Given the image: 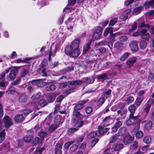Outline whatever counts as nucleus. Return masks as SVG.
Segmentation results:
<instances>
[{"label": "nucleus", "instance_id": "obj_49", "mask_svg": "<svg viewBox=\"0 0 154 154\" xmlns=\"http://www.w3.org/2000/svg\"><path fill=\"white\" fill-rule=\"evenodd\" d=\"M38 135L41 137L44 138L47 135V133L46 132L40 131L38 133Z\"/></svg>", "mask_w": 154, "mask_h": 154}, {"label": "nucleus", "instance_id": "obj_6", "mask_svg": "<svg viewBox=\"0 0 154 154\" xmlns=\"http://www.w3.org/2000/svg\"><path fill=\"white\" fill-rule=\"evenodd\" d=\"M152 102V100H149L145 105V108L143 110L146 114H147L149 112Z\"/></svg>", "mask_w": 154, "mask_h": 154}, {"label": "nucleus", "instance_id": "obj_58", "mask_svg": "<svg viewBox=\"0 0 154 154\" xmlns=\"http://www.w3.org/2000/svg\"><path fill=\"white\" fill-rule=\"evenodd\" d=\"M28 73V71L26 69H23L21 70V76L23 77L25 76Z\"/></svg>", "mask_w": 154, "mask_h": 154}, {"label": "nucleus", "instance_id": "obj_7", "mask_svg": "<svg viewBox=\"0 0 154 154\" xmlns=\"http://www.w3.org/2000/svg\"><path fill=\"white\" fill-rule=\"evenodd\" d=\"M74 19L69 18L68 20L65 22V23L67 25V28L68 29H72V26L74 25Z\"/></svg>", "mask_w": 154, "mask_h": 154}, {"label": "nucleus", "instance_id": "obj_4", "mask_svg": "<svg viewBox=\"0 0 154 154\" xmlns=\"http://www.w3.org/2000/svg\"><path fill=\"white\" fill-rule=\"evenodd\" d=\"M112 119L110 116L106 117L103 119L102 124L104 127H106L112 123Z\"/></svg>", "mask_w": 154, "mask_h": 154}, {"label": "nucleus", "instance_id": "obj_3", "mask_svg": "<svg viewBox=\"0 0 154 154\" xmlns=\"http://www.w3.org/2000/svg\"><path fill=\"white\" fill-rule=\"evenodd\" d=\"M138 42L136 41H133L129 44V47L133 52H136L139 50Z\"/></svg>", "mask_w": 154, "mask_h": 154}, {"label": "nucleus", "instance_id": "obj_31", "mask_svg": "<svg viewBox=\"0 0 154 154\" xmlns=\"http://www.w3.org/2000/svg\"><path fill=\"white\" fill-rule=\"evenodd\" d=\"M46 98L49 102H51L55 100V97L54 95L50 94L47 96Z\"/></svg>", "mask_w": 154, "mask_h": 154}, {"label": "nucleus", "instance_id": "obj_23", "mask_svg": "<svg viewBox=\"0 0 154 154\" xmlns=\"http://www.w3.org/2000/svg\"><path fill=\"white\" fill-rule=\"evenodd\" d=\"M84 82L86 83H92L94 81L95 79L93 77H91V78H86L83 79Z\"/></svg>", "mask_w": 154, "mask_h": 154}, {"label": "nucleus", "instance_id": "obj_39", "mask_svg": "<svg viewBox=\"0 0 154 154\" xmlns=\"http://www.w3.org/2000/svg\"><path fill=\"white\" fill-rule=\"evenodd\" d=\"M147 45V42L144 41H141L140 43V48L142 49L146 48Z\"/></svg>", "mask_w": 154, "mask_h": 154}, {"label": "nucleus", "instance_id": "obj_16", "mask_svg": "<svg viewBox=\"0 0 154 154\" xmlns=\"http://www.w3.org/2000/svg\"><path fill=\"white\" fill-rule=\"evenodd\" d=\"M127 131L126 128L125 127H122L119 129L118 134L119 136H122L126 134Z\"/></svg>", "mask_w": 154, "mask_h": 154}, {"label": "nucleus", "instance_id": "obj_37", "mask_svg": "<svg viewBox=\"0 0 154 154\" xmlns=\"http://www.w3.org/2000/svg\"><path fill=\"white\" fill-rule=\"evenodd\" d=\"M33 137L32 136L26 135L24 137L23 140L25 142L29 143L32 140Z\"/></svg>", "mask_w": 154, "mask_h": 154}, {"label": "nucleus", "instance_id": "obj_41", "mask_svg": "<svg viewBox=\"0 0 154 154\" xmlns=\"http://www.w3.org/2000/svg\"><path fill=\"white\" fill-rule=\"evenodd\" d=\"M114 45L117 48L121 49L122 48L123 44L120 42H117L115 43Z\"/></svg>", "mask_w": 154, "mask_h": 154}, {"label": "nucleus", "instance_id": "obj_29", "mask_svg": "<svg viewBox=\"0 0 154 154\" xmlns=\"http://www.w3.org/2000/svg\"><path fill=\"white\" fill-rule=\"evenodd\" d=\"M136 106L134 104L131 105L128 107V110L131 113L130 114H134L136 110Z\"/></svg>", "mask_w": 154, "mask_h": 154}, {"label": "nucleus", "instance_id": "obj_9", "mask_svg": "<svg viewBox=\"0 0 154 154\" xmlns=\"http://www.w3.org/2000/svg\"><path fill=\"white\" fill-rule=\"evenodd\" d=\"M4 123L7 128H9L13 124L11 119L8 116L4 118Z\"/></svg>", "mask_w": 154, "mask_h": 154}, {"label": "nucleus", "instance_id": "obj_11", "mask_svg": "<svg viewBox=\"0 0 154 154\" xmlns=\"http://www.w3.org/2000/svg\"><path fill=\"white\" fill-rule=\"evenodd\" d=\"M140 35H141V38H142L148 40L149 38V33L147 32L146 29H143L140 32Z\"/></svg>", "mask_w": 154, "mask_h": 154}, {"label": "nucleus", "instance_id": "obj_5", "mask_svg": "<svg viewBox=\"0 0 154 154\" xmlns=\"http://www.w3.org/2000/svg\"><path fill=\"white\" fill-rule=\"evenodd\" d=\"M136 60L135 57L129 58L126 62L127 66L129 68L131 67L136 62Z\"/></svg>", "mask_w": 154, "mask_h": 154}, {"label": "nucleus", "instance_id": "obj_32", "mask_svg": "<svg viewBox=\"0 0 154 154\" xmlns=\"http://www.w3.org/2000/svg\"><path fill=\"white\" fill-rule=\"evenodd\" d=\"M143 97L142 96L137 97L135 101V104L138 106H140L143 102Z\"/></svg>", "mask_w": 154, "mask_h": 154}, {"label": "nucleus", "instance_id": "obj_26", "mask_svg": "<svg viewBox=\"0 0 154 154\" xmlns=\"http://www.w3.org/2000/svg\"><path fill=\"white\" fill-rule=\"evenodd\" d=\"M56 88V87L55 85L51 84L49 86H46L45 88V89L47 91H54Z\"/></svg>", "mask_w": 154, "mask_h": 154}, {"label": "nucleus", "instance_id": "obj_8", "mask_svg": "<svg viewBox=\"0 0 154 154\" xmlns=\"http://www.w3.org/2000/svg\"><path fill=\"white\" fill-rule=\"evenodd\" d=\"M114 146L112 147V146H108V147L110 149H114L115 151H119L122 149L124 147V146L122 144H115V143H114Z\"/></svg>", "mask_w": 154, "mask_h": 154}, {"label": "nucleus", "instance_id": "obj_35", "mask_svg": "<svg viewBox=\"0 0 154 154\" xmlns=\"http://www.w3.org/2000/svg\"><path fill=\"white\" fill-rule=\"evenodd\" d=\"M93 32L96 33H102V28L101 26H97L93 29Z\"/></svg>", "mask_w": 154, "mask_h": 154}, {"label": "nucleus", "instance_id": "obj_54", "mask_svg": "<svg viewBox=\"0 0 154 154\" xmlns=\"http://www.w3.org/2000/svg\"><path fill=\"white\" fill-rule=\"evenodd\" d=\"M118 20L117 18H114L112 19L110 22L109 26H113L116 22Z\"/></svg>", "mask_w": 154, "mask_h": 154}, {"label": "nucleus", "instance_id": "obj_17", "mask_svg": "<svg viewBox=\"0 0 154 154\" xmlns=\"http://www.w3.org/2000/svg\"><path fill=\"white\" fill-rule=\"evenodd\" d=\"M97 79H102L103 80L109 79V76L107 73H105L97 75Z\"/></svg>", "mask_w": 154, "mask_h": 154}, {"label": "nucleus", "instance_id": "obj_27", "mask_svg": "<svg viewBox=\"0 0 154 154\" xmlns=\"http://www.w3.org/2000/svg\"><path fill=\"white\" fill-rule=\"evenodd\" d=\"M134 114H130L129 117L132 119L133 122L134 123H136L138 122V119L139 118V116H134Z\"/></svg>", "mask_w": 154, "mask_h": 154}, {"label": "nucleus", "instance_id": "obj_19", "mask_svg": "<svg viewBox=\"0 0 154 154\" xmlns=\"http://www.w3.org/2000/svg\"><path fill=\"white\" fill-rule=\"evenodd\" d=\"M113 28L111 27L106 28L103 32L104 36L105 37H106L109 33L111 35H112L113 32Z\"/></svg>", "mask_w": 154, "mask_h": 154}, {"label": "nucleus", "instance_id": "obj_47", "mask_svg": "<svg viewBox=\"0 0 154 154\" xmlns=\"http://www.w3.org/2000/svg\"><path fill=\"white\" fill-rule=\"evenodd\" d=\"M39 103L42 106H44L47 104V103L45 100L41 99L39 102Z\"/></svg>", "mask_w": 154, "mask_h": 154}, {"label": "nucleus", "instance_id": "obj_20", "mask_svg": "<svg viewBox=\"0 0 154 154\" xmlns=\"http://www.w3.org/2000/svg\"><path fill=\"white\" fill-rule=\"evenodd\" d=\"M105 100V98L103 97L100 98L97 102V105L95 106V108L96 109L99 108L103 103Z\"/></svg>", "mask_w": 154, "mask_h": 154}, {"label": "nucleus", "instance_id": "obj_36", "mask_svg": "<svg viewBox=\"0 0 154 154\" xmlns=\"http://www.w3.org/2000/svg\"><path fill=\"white\" fill-rule=\"evenodd\" d=\"M130 53L129 52H125L122 55L120 58V60L122 61H124L129 55Z\"/></svg>", "mask_w": 154, "mask_h": 154}, {"label": "nucleus", "instance_id": "obj_43", "mask_svg": "<svg viewBox=\"0 0 154 154\" xmlns=\"http://www.w3.org/2000/svg\"><path fill=\"white\" fill-rule=\"evenodd\" d=\"M39 72L42 76L44 77L47 76L46 69H39Z\"/></svg>", "mask_w": 154, "mask_h": 154}, {"label": "nucleus", "instance_id": "obj_60", "mask_svg": "<svg viewBox=\"0 0 154 154\" xmlns=\"http://www.w3.org/2000/svg\"><path fill=\"white\" fill-rule=\"evenodd\" d=\"M78 129V128H70L68 130V133L69 134H71L76 131Z\"/></svg>", "mask_w": 154, "mask_h": 154}, {"label": "nucleus", "instance_id": "obj_24", "mask_svg": "<svg viewBox=\"0 0 154 154\" xmlns=\"http://www.w3.org/2000/svg\"><path fill=\"white\" fill-rule=\"evenodd\" d=\"M97 135H98L97 131H91L88 134L87 137L88 139H91L94 138Z\"/></svg>", "mask_w": 154, "mask_h": 154}, {"label": "nucleus", "instance_id": "obj_1", "mask_svg": "<svg viewBox=\"0 0 154 154\" xmlns=\"http://www.w3.org/2000/svg\"><path fill=\"white\" fill-rule=\"evenodd\" d=\"M80 43L79 39L77 38L74 39L70 45H68L66 46L65 50V53L72 57H78L81 53L79 48Z\"/></svg>", "mask_w": 154, "mask_h": 154}, {"label": "nucleus", "instance_id": "obj_44", "mask_svg": "<svg viewBox=\"0 0 154 154\" xmlns=\"http://www.w3.org/2000/svg\"><path fill=\"white\" fill-rule=\"evenodd\" d=\"M143 131H137L136 134V137L137 139H139L141 138L143 136Z\"/></svg>", "mask_w": 154, "mask_h": 154}, {"label": "nucleus", "instance_id": "obj_53", "mask_svg": "<svg viewBox=\"0 0 154 154\" xmlns=\"http://www.w3.org/2000/svg\"><path fill=\"white\" fill-rule=\"evenodd\" d=\"M111 92L112 91L111 89H108L107 91L103 93L104 96L106 98L109 97Z\"/></svg>", "mask_w": 154, "mask_h": 154}, {"label": "nucleus", "instance_id": "obj_50", "mask_svg": "<svg viewBox=\"0 0 154 154\" xmlns=\"http://www.w3.org/2000/svg\"><path fill=\"white\" fill-rule=\"evenodd\" d=\"M78 148V145L76 144L73 145L70 148V152H74Z\"/></svg>", "mask_w": 154, "mask_h": 154}, {"label": "nucleus", "instance_id": "obj_64", "mask_svg": "<svg viewBox=\"0 0 154 154\" xmlns=\"http://www.w3.org/2000/svg\"><path fill=\"white\" fill-rule=\"evenodd\" d=\"M84 137L81 136L78 138L77 140V142L78 143H79L81 142L84 139Z\"/></svg>", "mask_w": 154, "mask_h": 154}, {"label": "nucleus", "instance_id": "obj_52", "mask_svg": "<svg viewBox=\"0 0 154 154\" xmlns=\"http://www.w3.org/2000/svg\"><path fill=\"white\" fill-rule=\"evenodd\" d=\"M83 82V79L82 80H77L71 82V84L74 85H80Z\"/></svg>", "mask_w": 154, "mask_h": 154}, {"label": "nucleus", "instance_id": "obj_56", "mask_svg": "<svg viewBox=\"0 0 154 154\" xmlns=\"http://www.w3.org/2000/svg\"><path fill=\"white\" fill-rule=\"evenodd\" d=\"M93 109L92 107L88 106L85 109V111L87 113L89 114L92 112Z\"/></svg>", "mask_w": 154, "mask_h": 154}, {"label": "nucleus", "instance_id": "obj_13", "mask_svg": "<svg viewBox=\"0 0 154 154\" xmlns=\"http://www.w3.org/2000/svg\"><path fill=\"white\" fill-rule=\"evenodd\" d=\"M133 140V137L129 135H127L124 138L123 143L125 145L130 143Z\"/></svg>", "mask_w": 154, "mask_h": 154}, {"label": "nucleus", "instance_id": "obj_12", "mask_svg": "<svg viewBox=\"0 0 154 154\" xmlns=\"http://www.w3.org/2000/svg\"><path fill=\"white\" fill-rule=\"evenodd\" d=\"M119 136L118 134H116L112 137V139L109 143V146H112V147L113 146L114 142L116 141H118L119 140L118 138Z\"/></svg>", "mask_w": 154, "mask_h": 154}, {"label": "nucleus", "instance_id": "obj_57", "mask_svg": "<svg viewBox=\"0 0 154 154\" xmlns=\"http://www.w3.org/2000/svg\"><path fill=\"white\" fill-rule=\"evenodd\" d=\"M138 142L137 141H134L132 143V145L131 146V148L135 149L137 148L138 146Z\"/></svg>", "mask_w": 154, "mask_h": 154}, {"label": "nucleus", "instance_id": "obj_51", "mask_svg": "<svg viewBox=\"0 0 154 154\" xmlns=\"http://www.w3.org/2000/svg\"><path fill=\"white\" fill-rule=\"evenodd\" d=\"M57 128V126L55 125H52L49 128V130L51 132H52Z\"/></svg>", "mask_w": 154, "mask_h": 154}, {"label": "nucleus", "instance_id": "obj_15", "mask_svg": "<svg viewBox=\"0 0 154 154\" xmlns=\"http://www.w3.org/2000/svg\"><path fill=\"white\" fill-rule=\"evenodd\" d=\"M34 81L36 82L37 86L39 87H44L47 84V83L43 82L42 79H36L34 80Z\"/></svg>", "mask_w": 154, "mask_h": 154}, {"label": "nucleus", "instance_id": "obj_59", "mask_svg": "<svg viewBox=\"0 0 154 154\" xmlns=\"http://www.w3.org/2000/svg\"><path fill=\"white\" fill-rule=\"evenodd\" d=\"M32 110L30 109H26L23 111L24 114L26 115H27L30 113L32 112Z\"/></svg>", "mask_w": 154, "mask_h": 154}, {"label": "nucleus", "instance_id": "obj_48", "mask_svg": "<svg viewBox=\"0 0 154 154\" xmlns=\"http://www.w3.org/2000/svg\"><path fill=\"white\" fill-rule=\"evenodd\" d=\"M134 99L133 97L129 96L127 97L125 101L128 104H129L134 101Z\"/></svg>", "mask_w": 154, "mask_h": 154}, {"label": "nucleus", "instance_id": "obj_46", "mask_svg": "<svg viewBox=\"0 0 154 154\" xmlns=\"http://www.w3.org/2000/svg\"><path fill=\"white\" fill-rule=\"evenodd\" d=\"M102 34L101 33H94L92 37L93 39H97L101 36Z\"/></svg>", "mask_w": 154, "mask_h": 154}, {"label": "nucleus", "instance_id": "obj_28", "mask_svg": "<svg viewBox=\"0 0 154 154\" xmlns=\"http://www.w3.org/2000/svg\"><path fill=\"white\" fill-rule=\"evenodd\" d=\"M91 42H88L83 47V54H85L87 51L90 48V45Z\"/></svg>", "mask_w": 154, "mask_h": 154}, {"label": "nucleus", "instance_id": "obj_38", "mask_svg": "<svg viewBox=\"0 0 154 154\" xmlns=\"http://www.w3.org/2000/svg\"><path fill=\"white\" fill-rule=\"evenodd\" d=\"M5 131L3 130L0 133V143H1L5 140Z\"/></svg>", "mask_w": 154, "mask_h": 154}, {"label": "nucleus", "instance_id": "obj_55", "mask_svg": "<svg viewBox=\"0 0 154 154\" xmlns=\"http://www.w3.org/2000/svg\"><path fill=\"white\" fill-rule=\"evenodd\" d=\"M148 80L152 82L154 81V73H150L149 74L148 78Z\"/></svg>", "mask_w": 154, "mask_h": 154}, {"label": "nucleus", "instance_id": "obj_45", "mask_svg": "<svg viewBox=\"0 0 154 154\" xmlns=\"http://www.w3.org/2000/svg\"><path fill=\"white\" fill-rule=\"evenodd\" d=\"M116 121L117 122H116L115 125L116 127H117L119 128L122 125V122L119 120V118L116 119Z\"/></svg>", "mask_w": 154, "mask_h": 154}, {"label": "nucleus", "instance_id": "obj_42", "mask_svg": "<svg viewBox=\"0 0 154 154\" xmlns=\"http://www.w3.org/2000/svg\"><path fill=\"white\" fill-rule=\"evenodd\" d=\"M128 39V37L126 35L121 36L119 37V40L122 42H126Z\"/></svg>", "mask_w": 154, "mask_h": 154}, {"label": "nucleus", "instance_id": "obj_2", "mask_svg": "<svg viewBox=\"0 0 154 154\" xmlns=\"http://www.w3.org/2000/svg\"><path fill=\"white\" fill-rule=\"evenodd\" d=\"M86 101L82 100L79 102V103L75 106L74 111L73 113V122L74 125L76 127H81L83 125L84 122L81 121L83 118L82 115L77 110H79L84 107V104L86 103Z\"/></svg>", "mask_w": 154, "mask_h": 154}, {"label": "nucleus", "instance_id": "obj_10", "mask_svg": "<svg viewBox=\"0 0 154 154\" xmlns=\"http://www.w3.org/2000/svg\"><path fill=\"white\" fill-rule=\"evenodd\" d=\"M16 70L15 69H12L11 70L8 75L7 76V79L9 77L11 80H14L16 77Z\"/></svg>", "mask_w": 154, "mask_h": 154}, {"label": "nucleus", "instance_id": "obj_14", "mask_svg": "<svg viewBox=\"0 0 154 154\" xmlns=\"http://www.w3.org/2000/svg\"><path fill=\"white\" fill-rule=\"evenodd\" d=\"M15 121L17 122H23L24 119V117L22 114L17 115L14 118Z\"/></svg>", "mask_w": 154, "mask_h": 154}, {"label": "nucleus", "instance_id": "obj_63", "mask_svg": "<svg viewBox=\"0 0 154 154\" xmlns=\"http://www.w3.org/2000/svg\"><path fill=\"white\" fill-rule=\"evenodd\" d=\"M126 124L127 125L129 126L134 123L132 121V119L129 117V118L126 121Z\"/></svg>", "mask_w": 154, "mask_h": 154}, {"label": "nucleus", "instance_id": "obj_30", "mask_svg": "<svg viewBox=\"0 0 154 154\" xmlns=\"http://www.w3.org/2000/svg\"><path fill=\"white\" fill-rule=\"evenodd\" d=\"M43 140L44 139L41 140V141L40 142L41 140L38 137H36L34 138L32 143L34 146H35L39 143H41L42 141H43Z\"/></svg>", "mask_w": 154, "mask_h": 154}, {"label": "nucleus", "instance_id": "obj_22", "mask_svg": "<svg viewBox=\"0 0 154 154\" xmlns=\"http://www.w3.org/2000/svg\"><path fill=\"white\" fill-rule=\"evenodd\" d=\"M27 100V96L24 94H22L19 96L18 100L19 102L22 103L26 101Z\"/></svg>", "mask_w": 154, "mask_h": 154}, {"label": "nucleus", "instance_id": "obj_61", "mask_svg": "<svg viewBox=\"0 0 154 154\" xmlns=\"http://www.w3.org/2000/svg\"><path fill=\"white\" fill-rule=\"evenodd\" d=\"M137 27V23L136 22H134V24L132 26L131 28L129 29V32L132 31H133L135 30Z\"/></svg>", "mask_w": 154, "mask_h": 154}, {"label": "nucleus", "instance_id": "obj_62", "mask_svg": "<svg viewBox=\"0 0 154 154\" xmlns=\"http://www.w3.org/2000/svg\"><path fill=\"white\" fill-rule=\"evenodd\" d=\"M98 140L97 138H95L91 142V147H93L95 144L98 142Z\"/></svg>", "mask_w": 154, "mask_h": 154}, {"label": "nucleus", "instance_id": "obj_33", "mask_svg": "<svg viewBox=\"0 0 154 154\" xmlns=\"http://www.w3.org/2000/svg\"><path fill=\"white\" fill-rule=\"evenodd\" d=\"M142 8L138 7L135 8L133 10L132 13L134 15H137L139 14L141 12Z\"/></svg>", "mask_w": 154, "mask_h": 154}, {"label": "nucleus", "instance_id": "obj_21", "mask_svg": "<svg viewBox=\"0 0 154 154\" xmlns=\"http://www.w3.org/2000/svg\"><path fill=\"white\" fill-rule=\"evenodd\" d=\"M118 116H120L123 119H125V116L127 111L125 110H119L117 111Z\"/></svg>", "mask_w": 154, "mask_h": 154}, {"label": "nucleus", "instance_id": "obj_34", "mask_svg": "<svg viewBox=\"0 0 154 154\" xmlns=\"http://www.w3.org/2000/svg\"><path fill=\"white\" fill-rule=\"evenodd\" d=\"M152 140L151 138L149 136L145 137L143 139V141L146 144H149L151 143Z\"/></svg>", "mask_w": 154, "mask_h": 154}, {"label": "nucleus", "instance_id": "obj_40", "mask_svg": "<svg viewBox=\"0 0 154 154\" xmlns=\"http://www.w3.org/2000/svg\"><path fill=\"white\" fill-rule=\"evenodd\" d=\"M41 93L40 92H38L35 94L33 95L31 97V99L33 100H37L39 99L41 95Z\"/></svg>", "mask_w": 154, "mask_h": 154}, {"label": "nucleus", "instance_id": "obj_18", "mask_svg": "<svg viewBox=\"0 0 154 154\" xmlns=\"http://www.w3.org/2000/svg\"><path fill=\"white\" fill-rule=\"evenodd\" d=\"M99 130L97 131L98 134L100 135H103L104 133L107 132L108 129V128H104L102 126H99L98 127Z\"/></svg>", "mask_w": 154, "mask_h": 154}, {"label": "nucleus", "instance_id": "obj_25", "mask_svg": "<svg viewBox=\"0 0 154 154\" xmlns=\"http://www.w3.org/2000/svg\"><path fill=\"white\" fill-rule=\"evenodd\" d=\"M152 123L151 121H149L147 122L144 125V129L146 130H148L150 129L152 126Z\"/></svg>", "mask_w": 154, "mask_h": 154}]
</instances>
